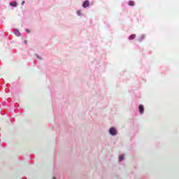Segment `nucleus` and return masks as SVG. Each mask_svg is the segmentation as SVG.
Returning a JSON list of instances; mask_svg holds the SVG:
<instances>
[{"label": "nucleus", "instance_id": "nucleus-3", "mask_svg": "<svg viewBox=\"0 0 179 179\" xmlns=\"http://www.w3.org/2000/svg\"><path fill=\"white\" fill-rule=\"evenodd\" d=\"M138 109H139L140 113L142 114V113H143V106L140 105V106H138Z\"/></svg>", "mask_w": 179, "mask_h": 179}, {"label": "nucleus", "instance_id": "nucleus-1", "mask_svg": "<svg viewBox=\"0 0 179 179\" xmlns=\"http://www.w3.org/2000/svg\"><path fill=\"white\" fill-rule=\"evenodd\" d=\"M109 133L110 135L114 136V135H117V130H115V128L114 127H110L109 129Z\"/></svg>", "mask_w": 179, "mask_h": 179}, {"label": "nucleus", "instance_id": "nucleus-4", "mask_svg": "<svg viewBox=\"0 0 179 179\" xmlns=\"http://www.w3.org/2000/svg\"><path fill=\"white\" fill-rule=\"evenodd\" d=\"M10 6H14V8H16V6H17V3H16V1L10 3Z\"/></svg>", "mask_w": 179, "mask_h": 179}, {"label": "nucleus", "instance_id": "nucleus-10", "mask_svg": "<svg viewBox=\"0 0 179 179\" xmlns=\"http://www.w3.org/2000/svg\"><path fill=\"white\" fill-rule=\"evenodd\" d=\"M21 5H24V1H22Z\"/></svg>", "mask_w": 179, "mask_h": 179}, {"label": "nucleus", "instance_id": "nucleus-11", "mask_svg": "<svg viewBox=\"0 0 179 179\" xmlns=\"http://www.w3.org/2000/svg\"><path fill=\"white\" fill-rule=\"evenodd\" d=\"M26 31H27V33H30V31H29V29H26Z\"/></svg>", "mask_w": 179, "mask_h": 179}, {"label": "nucleus", "instance_id": "nucleus-6", "mask_svg": "<svg viewBox=\"0 0 179 179\" xmlns=\"http://www.w3.org/2000/svg\"><path fill=\"white\" fill-rule=\"evenodd\" d=\"M135 37H136V34H131L129 37V40H134V38H135Z\"/></svg>", "mask_w": 179, "mask_h": 179}, {"label": "nucleus", "instance_id": "nucleus-5", "mask_svg": "<svg viewBox=\"0 0 179 179\" xmlns=\"http://www.w3.org/2000/svg\"><path fill=\"white\" fill-rule=\"evenodd\" d=\"M135 5V1H129V6H134Z\"/></svg>", "mask_w": 179, "mask_h": 179}, {"label": "nucleus", "instance_id": "nucleus-12", "mask_svg": "<svg viewBox=\"0 0 179 179\" xmlns=\"http://www.w3.org/2000/svg\"><path fill=\"white\" fill-rule=\"evenodd\" d=\"M24 44H27V41H24Z\"/></svg>", "mask_w": 179, "mask_h": 179}, {"label": "nucleus", "instance_id": "nucleus-2", "mask_svg": "<svg viewBox=\"0 0 179 179\" xmlns=\"http://www.w3.org/2000/svg\"><path fill=\"white\" fill-rule=\"evenodd\" d=\"M89 5H90L89 1H85L83 4V7L89 8Z\"/></svg>", "mask_w": 179, "mask_h": 179}, {"label": "nucleus", "instance_id": "nucleus-9", "mask_svg": "<svg viewBox=\"0 0 179 179\" xmlns=\"http://www.w3.org/2000/svg\"><path fill=\"white\" fill-rule=\"evenodd\" d=\"M80 13H81V11H80V10H78V11H77V15H78V16H80Z\"/></svg>", "mask_w": 179, "mask_h": 179}, {"label": "nucleus", "instance_id": "nucleus-8", "mask_svg": "<svg viewBox=\"0 0 179 179\" xmlns=\"http://www.w3.org/2000/svg\"><path fill=\"white\" fill-rule=\"evenodd\" d=\"M122 160H124V155H120L119 162H122Z\"/></svg>", "mask_w": 179, "mask_h": 179}, {"label": "nucleus", "instance_id": "nucleus-7", "mask_svg": "<svg viewBox=\"0 0 179 179\" xmlns=\"http://www.w3.org/2000/svg\"><path fill=\"white\" fill-rule=\"evenodd\" d=\"M14 33L16 34V36H20V32L17 29H15Z\"/></svg>", "mask_w": 179, "mask_h": 179}]
</instances>
